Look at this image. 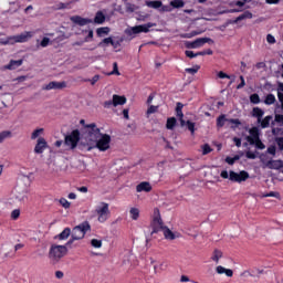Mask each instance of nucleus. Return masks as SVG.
<instances>
[{
  "label": "nucleus",
  "instance_id": "obj_1",
  "mask_svg": "<svg viewBox=\"0 0 283 283\" xmlns=\"http://www.w3.org/2000/svg\"><path fill=\"white\" fill-rule=\"evenodd\" d=\"M86 137L81 139L78 144L80 149H98L99 151H107L112 145V136L108 134H101V129L96 127V124H90L85 126Z\"/></svg>",
  "mask_w": 283,
  "mask_h": 283
},
{
  "label": "nucleus",
  "instance_id": "obj_2",
  "mask_svg": "<svg viewBox=\"0 0 283 283\" xmlns=\"http://www.w3.org/2000/svg\"><path fill=\"white\" fill-rule=\"evenodd\" d=\"M91 227L88 222H83L80 226L73 228L71 232L72 239L67 241L66 245L74 244L75 240H83L87 231H90Z\"/></svg>",
  "mask_w": 283,
  "mask_h": 283
},
{
  "label": "nucleus",
  "instance_id": "obj_3",
  "mask_svg": "<svg viewBox=\"0 0 283 283\" xmlns=\"http://www.w3.org/2000/svg\"><path fill=\"white\" fill-rule=\"evenodd\" d=\"M78 143H81V132L78 129L72 130L64 138V145L70 151H74L78 147Z\"/></svg>",
  "mask_w": 283,
  "mask_h": 283
},
{
  "label": "nucleus",
  "instance_id": "obj_4",
  "mask_svg": "<svg viewBox=\"0 0 283 283\" xmlns=\"http://www.w3.org/2000/svg\"><path fill=\"white\" fill-rule=\"evenodd\" d=\"M109 211V203L107 202H101L96 208H95V214L97 217V222L101 224H104V222L109 220L111 216Z\"/></svg>",
  "mask_w": 283,
  "mask_h": 283
},
{
  "label": "nucleus",
  "instance_id": "obj_5",
  "mask_svg": "<svg viewBox=\"0 0 283 283\" xmlns=\"http://www.w3.org/2000/svg\"><path fill=\"white\" fill-rule=\"evenodd\" d=\"M64 255H67V247L66 245H56L53 244L49 252V258L51 260H55V262H59L61 258H64Z\"/></svg>",
  "mask_w": 283,
  "mask_h": 283
},
{
  "label": "nucleus",
  "instance_id": "obj_6",
  "mask_svg": "<svg viewBox=\"0 0 283 283\" xmlns=\"http://www.w3.org/2000/svg\"><path fill=\"white\" fill-rule=\"evenodd\" d=\"M229 180H231V182H247V180H249V174L247 170H241L240 172L231 170L229 172Z\"/></svg>",
  "mask_w": 283,
  "mask_h": 283
},
{
  "label": "nucleus",
  "instance_id": "obj_7",
  "mask_svg": "<svg viewBox=\"0 0 283 283\" xmlns=\"http://www.w3.org/2000/svg\"><path fill=\"white\" fill-rule=\"evenodd\" d=\"M149 28H156V23L148 22L146 24L136 25L126 30V34H140V32H149Z\"/></svg>",
  "mask_w": 283,
  "mask_h": 283
},
{
  "label": "nucleus",
  "instance_id": "obj_8",
  "mask_svg": "<svg viewBox=\"0 0 283 283\" xmlns=\"http://www.w3.org/2000/svg\"><path fill=\"white\" fill-rule=\"evenodd\" d=\"M160 229H165L163 227V219L160 218V210L158 208H155L151 235H154V233H158Z\"/></svg>",
  "mask_w": 283,
  "mask_h": 283
},
{
  "label": "nucleus",
  "instance_id": "obj_9",
  "mask_svg": "<svg viewBox=\"0 0 283 283\" xmlns=\"http://www.w3.org/2000/svg\"><path fill=\"white\" fill-rule=\"evenodd\" d=\"M12 36H13V44L14 43H28V40L32 39L34 36V32L24 31L18 35H12Z\"/></svg>",
  "mask_w": 283,
  "mask_h": 283
},
{
  "label": "nucleus",
  "instance_id": "obj_10",
  "mask_svg": "<svg viewBox=\"0 0 283 283\" xmlns=\"http://www.w3.org/2000/svg\"><path fill=\"white\" fill-rule=\"evenodd\" d=\"M67 87L66 82H50L49 84L44 85L42 90H45L46 92H50V90H65Z\"/></svg>",
  "mask_w": 283,
  "mask_h": 283
},
{
  "label": "nucleus",
  "instance_id": "obj_11",
  "mask_svg": "<svg viewBox=\"0 0 283 283\" xmlns=\"http://www.w3.org/2000/svg\"><path fill=\"white\" fill-rule=\"evenodd\" d=\"M48 149V140L43 137H39L34 147L35 154H43Z\"/></svg>",
  "mask_w": 283,
  "mask_h": 283
},
{
  "label": "nucleus",
  "instance_id": "obj_12",
  "mask_svg": "<svg viewBox=\"0 0 283 283\" xmlns=\"http://www.w3.org/2000/svg\"><path fill=\"white\" fill-rule=\"evenodd\" d=\"M205 43H213V40H211L210 38H199L197 40H195L193 42H191V50H196L198 48H202V45H205Z\"/></svg>",
  "mask_w": 283,
  "mask_h": 283
},
{
  "label": "nucleus",
  "instance_id": "obj_13",
  "mask_svg": "<svg viewBox=\"0 0 283 283\" xmlns=\"http://www.w3.org/2000/svg\"><path fill=\"white\" fill-rule=\"evenodd\" d=\"M182 107H185L182 103H177L176 114H177V117H179V123L181 127H185V125H187V120H185V114H182Z\"/></svg>",
  "mask_w": 283,
  "mask_h": 283
},
{
  "label": "nucleus",
  "instance_id": "obj_14",
  "mask_svg": "<svg viewBox=\"0 0 283 283\" xmlns=\"http://www.w3.org/2000/svg\"><path fill=\"white\" fill-rule=\"evenodd\" d=\"M71 21L76 23V25H88V23H93L92 19L81 18L80 15L72 17Z\"/></svg>",
  "mask_w": 283,
  "mask_h": 283
},
{
  "label": "nucleus",
  "instance_id": "obj_15",
  "mask_svg": "<svg viewBox=\"0 0 283 283\" xmlns=\"http://www.w3.org/2000/svg\"><path fill=\"white\" fill-rule=\"evenodd\" d=\"M216 273L218 275H226L227 277H233V270L227 269V268H224L222 265H218L216 268Z\"/></svg>",
  "mask_w": 283,
  "mask_h": 283
},
{
  "label": "nucleus",
  "instance_id": "obj_16",
  "mask_svg": "<svg viewBox=\"0 0 283 283\" xmlns=\"http://www.w3.org/2000/svg\"><path fill=\"white\" fill-rule=\"evenodd\" d=\"M224 253L220 249H214L212 251L210 260L214 262L216 264H220V260H222Z\"/></svg>",
  "mask_w": 283,
  "mask_h": 283
},
{
  "label": "nucleus",
  "instance_id": "obj_17",
  "mask_svg": "<svg viewBox=\"0 0 283 283\" xmlns=\"http://www.w3.org/2000/svg\"><path fill=\"white\" fill-rule=\"evenodd\" d=\"M127 103V97L120 95H113V107H118V105H125Z\"/></svg>",
  "mask_w": 283,
  "mask_h": 283
},
{
  "label": "nucleus",
  "instance_id": "obj_18",
  "mask_svg": "<svg viewBox=\"0 0 283 283\" xmlns=\"http://www.w3.org/2000/svg\"><path fill=\"white\" fill-rule=\"evenodd\" d=\"M164 237L166 240H176V238H180V233L172 232L169 228H164Z\"/></svg>",
  "mask_w": 283,
  "mask_h": 283
},
{
  "label": "nucleus",
  "instance_id": "obj_19",
  "mask_svg": "<svg viewBox=\"0 0 283 283\" xmlns=\"http://www.w3.org/2000/svg\"><path fill=\"white\" fill-rule=\"evenodd\" d=\"M265 167H268V169H282L283 163L282 160H270L265 164Z\"/></svg>",
  "mask_w": 283,
  "mask_h": 283
},
{
  "label": "nucleus",
  "instance_id": "obj_20",
  "mask_svg": "<svg viewBox=\"0 0 283 283\" xmlns=\"http://www.w3.org/2000/svg\"><path fill=\"white\" fill-rule=\"evenodd\" d=\"M23 65V60H11L8 65L4 66V70H17Z\"/></svg>",
  "mask_w": 283,
  "mask_h": 283
},
{
  "label": "nucleus",
  "instance_id": "obj_21",
  "mask_svg": "<svg viewBox=\"0 0 283 283\" xmlns=\"http://www.w3.org/2000/svg\"><path fill=\"white\" fill-rule=\"evenodd\" d=\"M136 191L138 193H140V191L149 192V191H151V185L147 181L140 182L139 185H137Z\"/></svg>",
  "mask_w": 283,
  "mask_h": 283
},
{
  "label": "nucleus",
  "instance_id": "obj_22",
  "mask_svg": "<svg viewBox=\"0 0 283 283\" xmlns=\"http://www.w3.org/2000/svg\"><path fill=\"white\" fill-rule=\"evenodd\" d=\"M252 116L256 118L258 123H262V116H264V111L260 107H254L252 109Z\"/></svg>",
  "mask_w": 283,
  "mask_h": 283
},
{
  "label": "nucleus",
  "instance_id": "obj_23",
  "mask_svg": "<svg viewBox=\"0 0 283 283\" xmlns=\"http://www.w3.org/2000/svg\"><path fill=\"white\" fill-rule=\"evenodd\" d=\"M272 120H273V116L268 115L263 119L261 118V122H258V123L261 124L262 129H266V127H270Z\"/></svg>",
  "mask_w": 283,
  "mask_h": 283
},
{
  "label": "nucleus",
  "instance_id": "obj_24",
  "mask_svg": "<svg viewBox=\"0 0 283 283\" xmlns=\"http://www.w3.org/2000/svg\"><path fill=\"white\" fill-rule=\"evenodd\" d=\"M244 19H253V13H251V11H245L241 15L237 17L233 23H238L239 21H244Z\"/></svg>",
  "mask_w": 283,
  "mask_h": 283
},
{
  "label": "nucleus",
  "instance_id": "obj_25",
  "mask_svg": "<svg viewBox=\"0 0 283 283\" xmlns=\"http://www.w3.org/2000/svg\"><path fill=\"white\" fill-rule=\"evenodd\" d=\"M150 264L153 265L155 275L158 271H163L164 263H158V261L150 259Z\"/></svg>",
  "mask_w": 283,
  "mask_h": 283
},
{
  "label": "nucleus",
  "instance_id": "obj_26",
  "mask_svg": "<svg viewBox=\"0 0 283 283\" xmlns=\"http://www.w3.org/2000/svg\"><path fill=\"white\" fill-rule=\"evenodd\" d=\"M146 6L148 8H154L155 10H157V8H163V1L160 0H154V1H146Z\"/></svg>",
  "mask_w": 283,
  "mask_h": 283
},
{
  "label": "nucleus",
  "instance_id": "obj_27",
  "mask_svg": "<svg viewBox=\"0 0 283 283\" xmlns=\"http://www.w3.org/2000/svg\"><path fill=\"white\" fill-rule=\"evenodd\" d=\"M129 216H130L132 220H138V218H140V209L134 208V207L130 208Z\"/></svg>",
  "mask_w": 283,
  "mask_h": 283
},
{
  "label": "nucleus",
  "instance_id": "obj_28",
  "mask_svg": "<svg viewBox=\"0 0 283 283\" xmlns=\"http://www.w3.org/2000/svg\"><path fill=\"white\" fill-rule=\"evenodd\" d=\"M72 235V230L70 228H65L59 235V240H67Z\"/></svg>",
  "mask_w": 283,
  "mask_h": 283
},
{
  "label": "nucleus",
  "instance_id": "obj_29",
  "mask_svg": "<svg viewBox=\"0 0 283 283\" xmlns=\"http://www.w3.org/2000/svg\"><path fill=\"white\" fill-rule=\"evenodd\" d=\"M15 198L19 202H25V200H28V190L18 191Z\"/></svg>",
  "mask_w": 283,
  "mask_h": 283
},
{
  "label": "nucleus",
  "instance_id": "obj_30",
  "mask_svg": "<svg viewBox=\"0 0 283 283\" xmlns=\"http://www.w3.org/2000/svg\"><path fill=\"white\" fill-rule=\"evenodd\" d=\"M94 23H97L98 25L105 23V14H103V12L98 11L94 18Z\"/></svg>",
  "mask_w": 283,
  "mask_h": 283
},
{
  "label": "nucleus",
  "instance_id": "obj_31",
  "mask_svg": "<svg viewBox=\"0 0 283 283\" xmlns=\"http://www.w3.org/2000/svg\"><path fill=\"white\" fill-rule=\"evenodd\" d=\"M198 34H202V31H191L190 33H181L180 39H193V36H198Z\"/></svg>",
  "mask_w": 283,
  "mask_h": 283
},
{
  "label": "nucleus",
  "instance_id": "obj_32",
  "mask_svg": "<svg viewBox=\"0 0 283 283\" xmlns=\"http://www.w3.org/2000/svg\"><path fill=\"white\" fill-rule=\"evenodd\" d=\"M250 137H252L254 140H258L260 138V129L258 127H252L249 129Z\"/></svg>",
  "mask_w": 283,
  "mask_h": 283
},
{
  "label": "nucleus",
  "instance_id": "obj_33",
  "mask_svg": "<svg viewBox=\"0 0 283 283\" xmlns=\"http://www.w3.org/2000/svg\"><path fill=\"white\" fill-rule=\"evenodd\" d=\"M45 132L43 128H36L35 130L32 132L31 134V140H36L39 136H42V134Z\"/></svg>",
  "mask_w": 283,
  "mask_h": 283
},
{
  "label": "nucleus",
  "instance_id": "obj_34",
  "mask_svg": "<svg viewBox=\"0 0 283 283\" xmlns=\"http://www.w3.org/2000/svg\"><path fill=\"white\" fill-rule=\"evenodd\" d=\"M226 123H229V119L227 118V116L221 115L217 119V127H224Z\"/></svg>",
  "mask_w": 283,
  "mask_h": 283
},
{
  "label": "nucleus",
  "instance_id": "obj_35",
  "mask_svg": "<svg viewBox=\"0 0 283 283\" xmlns=\"http://www.w3.org/2000/svg\"><path fill=\"white\" fill-rule=\"evenodd\" d=\"M0 45H14L13 36H9L6 39H0Z\"/></svg>",
  "mask_w": 283,
  "mask_h": 283
},
{
  "label": "nucleus",
  "instance_id": "obj_36",
  "mask_svg": "<svg viewBox=\"0 0 283 283\" xmlns=\"http://www.w3.org/2000/svg\"><path fill=\"white\" fill-rule=\"evenodd\" d=\"M272 134L274 138H281L283 140V129L282 128H272Z\"/></svg>",
  "mask_w": 283,
  "mask_h": 283
},
{
  "label": "nucleus",
  "instance_id": "obj_37",
  "mask_svg": "<svg viewBox=\"0 0 283 283\" xmlns=\"http://www.w3.org/2000/svg\"><path fill=\"white\" fill-rule=\"evenodd\" d=\"M120 76V71H118V63L114 62L113 63V71L107 74V76Z\"/></svg>",
  "mask_w": 283,
  "mask_h": 283
},
{
  "label": "nucleus",
  "instance_id": "obj_38",
  "mask_svg": "<svg viewBox=\"0 0 283 283\" xmlns=\"http://www.w3.org/2000/svg\"><path fill=\"white\" fill-rule=\"evenodd\" d=\"M176 127V117H169L166 123L167 129H174Z\"/></svg>",
  "mask_w": 283,
  "mask_h": 283
},
{
  "label": "nucleus",
  "instance_id": "obj_39",
  "mask_svg": "<svg viewBox=\"0 0 283 283\" xmlns=\"http://www.w3.org/2000/svg\"><path fill=\"white\" fill-rule=\"evenodd\" d=\"M97 36H104V34H109L108 27H102L96 30Z\"/></svg>",
  "mask_w": 283,
  "mask_h": 283
},
{
  "label": "nucleus",
  "instance_id": "obj_40",
  "mask_svg": "<svg viewBox=\"0 0 283 283\" xmlns=\"http://www.w3.org/2000/svg\"><path fill=\"white\" fill-rule=\"evenodd\" d=\"M6 138H12V132L3 130L0 133V143H3Z\"/></svg>",
  "mask_w": 283,
  "mask_h": 283
},
{
  "label": "nucleus",
  "instance_id": "obj_41",
  "mask_svg": "<svg viewBox=\"0 0 283 283\" xmlns=\"http://www.w3.org/2000/svg\"><path fill=\"white\" fill-rule=\"evenodd\" d=\"M186 126L191 134H196V123H193L191 120H186L185 127Z\"/></svg>",
  "mask_w": 283,
  "mask_h": 283
},
{
  "label": "nucleus",
  "instance_id": "obj_42",
  "mask_svg": "<svg viewBox=\"0 0 283 283\" xmlns=\"http://www.w3.org/2000/svg\"><path fill=\"white\" fill-rule=\"evenodd\" d=\"M274 103H275V95L268 94L265 99H264V104L265 105H273Z\"/></svg>",
  "mask_w": 283,
  "mask_h": 283
},
{
  "label": "nucleus",
  "instance_id": "obj_43",
  "mask_svg": "<svg viewBox=\"0 0 283 283\" xmlns=\"http://www.w3.org/2000/svg\"><path fill=\"white\" fill-rule=\"evenodd\" d=\"M170 6L172 8H185V1L184 0H172V1H170Z\"/></svg>",
  "mask_w": 283,
  "mask_h": 283
},
{
  "label": "nucleus",
  "instance_id": "obj_44",
  "mask_svg": "<svg viewBox=\"0 0 283 283\" xmlns=\"http://www.w3.org/2000/svg\"><path fill=\"white\" fill-rule=\"evenodd\" d=\"M250 103H253V105L260 104V95L258 93L250 95Z\"/></svg>",
  "mask_w": 283,
  "mask_h": 283
},
{
  "label": "nucleus",
  "instance_id": "obj_45",
  "mask_svg": "<svg viewBox=\"0 0 283 283\" xmlns=\"http://www.w3.org/2000/svg\"><path fill=\"white\" fill-rule=\"evenodd\" d=\"M91 244L94 247V249H101L103 247V241L98 239H92Z\"/></svg>",
  "mask_w": 283,
  "mask_h": 283
},
{
  "label": "nucleus",
  "instance_id": "obj_46",
  "mask_svg": "<svg viewBox=\"0 0 283 283\" xmlns=\"http://www.w3.org/2000/svg\"><path fill=\"white\" fill-rule=\"evenodd\" d=\"M202 149V155L207 156V154H211V151H213V149L211 148V146H209V144H205L203 146H201Z\"/></svg>",
  "mask_w": 283,
  "mask_h": 283
},
{
  "label": "nucleus",
  "instance_id": "obj_47",
  "mask_svg": "<svg viewBox=\"0 0 283 283\" xmlns=\"http://www.w3.org/2000/svg\"><path fill=\"white\" fill-rule=\"evenodd\" d=\"M60 205L63 207V209H70V207H72V203H70V201H67L65 198L60 199Z\"/></svg>",
  "mask_w": 283,
  "mask_h": 283
},
{
  "label": "nucleus",
  "instance_id": "obj_48",
  "mask_svg": "<svg viewBox=\"0 0 283 283\" xmlns=\"http://www.w3.org/2000/svg\"><path fill=\"white\" fill-rule=\"evenodd\" d=\"M254 145L256 147V149H266V146L264 145V143H262V140L260 139H254Z\"/></svg>",
  "mask_w": 283,
  "mask_h": 283
},
{
  "label": "nucleus",
  "instance_id": "obj_49",
  "mask_svg": "<svg viewBox=\"0 0 283 283\" xmlns=\"http://www.w3.org/2000/svg\"><path fill=\"white\" fill-rule=\"evenodd\" d=\"M198 70H200V65H195L193 67H190V69H186V72L188 74H198Z\"/></svg>",
  "mask_w": 283,
  "mask_h": 283
},
{
  "label": "nucleus",
  "instance_id": "obj_50",
  "mask_svg": "<svg viewBox=\"0 0 283 283\" xmlns=\"http://www.w3.org/2000/svg\"><path fill=\"white\" fill-rule=\"evenodd\" d=\"M21 216V210L15 209L11 212V219L12 220H19V217Z\"/></svg>",
  "mask_w": 283,
  "mask_h": 283
},
{
  "label": "nucleus",
  "instance_id": "obj_51",
  "mask_svg": "<svg viewBox=\"0 0 283 283\" xmlns=\"http://www.w3.org/2000/svg\"><path fill=\"white\" fill-rule=\"evenodd\" d=\"M263 198H280V192L271 191L269 193L263 195Z\"/></svg>",
  "mask_w": 283,
  "mask_h": 283
},
{
  "label": "nucleus",
  "instance_id": "obj_52",
  "mask_svg": "<svg viewBox=\"0 0 283 283\" xmlns=\"http://www.w3.org/2000/svg\"><path fill=\"white\" fill-rule=\"evenodd\" d=\"M51 40L50 38H43L42 41L40 42L41 48H48L50 45Z\"/></svg>",
  "mask_w": 283,
  "mask_h": 283
},
{
  "label": "nucleus",
  "instance_id": "obj_53",
  "mask_svg": "<svg viewBox=\"0 0 283 283\" xmlns=\"http://www.w3.org/2000/svg\"><path fill=\"white\" fill-rule=\"evenodd\" d=\"M245 157L249 158L250 160H255L258 158V156L255 155V153L248 150L245 153Z\"/></svg>",
  "mask_w": 283,
  "mask_h": 283
},
{
  "label": "nucleus",
  "instance_id": "obj_54",
  "mask_svg": "<svg viewBox=\"0 0 283 283\" xmlns=\"http://www.w3.org/2000/svg\"><path fill=\"white\" fill-rule=\"evenodd\" d=\"M156 112H158V106H155V105H150L147 109V113L146 114H156Z\"/></svg>",
  "mask_w": 283,
  "mask_h": 283
},
{
  "label": "nucleus",
  "instance_id": "obj_55",
  "mask_svg": "<svg viewBox=\"0 0 283 283\" xmlns=\"http://www.w3.org/2000/svg\"><path fill=\"white\" fill-rule=\"evenodd\" d=\"M103 105L106 109H109V107H114V99L106 101Z\"/></svg>",
  "mask_w": 283,
  "mask_h": 283
},
{
  "label": "nucleus",
  "instance_id": "obj_56",
  "mask_svg": "<svg viewBox=\"0 0 283 283\" xmlns=\"http://www.w3.org/2000/svg\"><path fill=\"white\" fill-rule=\"evenodd\" d=\"M98 81H101V75H95L92 80H88L91 85H96V83H98Z\"/></svg>",
  "mask_w": 283,
  "mask_h": 283
},
{
  "label": "nucleus",
  "instance_id": "obj_57",
  "mask_svg": "<svg viewBox=\"0 0 283 283\" xmlns=\"http://www.w3.org/2000/svg\"><path fill=\"white\" fill-rule=\"evenodd\" d=\"M186 56H188V59H196V56H199V54L193 53V51H186Z\"/></svg>",
  "mask_w": 283,
  "mask_h": 283
},
{
  "label": "nucleus",
  "instance_id": "obj_58",
  "mask_svg": "<svg viewBox=\"0 0 283 283\" xmlns=\"http://www.w3.org/2000/svg\"><path fill=\"white\" fill-rule=\"evenodd\" d=\"M91 39H94V31L90 30L88 35L84 39V43L90 42Z\"/></svg>",
  "mask_w": 283,
  "mask_h": 283
},
{
  "label": "nucleus",
  "instance_id": "obj_59",
  "mask_svg": "<svg viewBox=\"0 0 283 283\" xmlns=\"http://www.w3.org/2000/svg\"><path fill=\"white\" fill-rule=\"evenodd\" d=\"M275 143H276L280 151H283V139L282 138H276Z\"/></svg>",
  "mask_w": 283,
  "mask_h": 283
},
{
  "label": "nucleus",
  "instance_id": "obj_60",
  "mask_svg": "<svg viewBox=\"0 0 283 283\" xmlns=\"http://www.w3.org/2000/svg\"><path fill=\"white\" fill-rule=\"evenodd\" d=\"M199 56H205V55H211L213 54V51L211 49H208L207 51L198 52Z\"/></svg>",
  "mask_w": 283,
  "mask_h": 283
},
{
  "label": "nucleus",
  "instance_id": "obj_61",
  "mask_svg": "<svg viewBox=\"0 0 283 283\" xmlns=\"http://www.w3.org/2000/svg\"><path fill=\"white\" fill-rule=\"evenodd\" d=\"M277 98H279V101H280V103H281V109L283 111V93L282 92H277Z\"/></svg>",
  "mask_w": 283,
  "mask_h": 283
},
{
  "label": "nucleus",
  "instance_id": "obj_62",
  "mask_svg": "<svg viewBox=\"0 0 283 283\" xmlns=\"http://www.w3.org/2000/svg\"><path fill=\"white\" fill-rule=\"evenodd\" d=\"M275 123H282L283 125V115L276 114L274 117Z\"/></svg>",
  "mask_w": 283,
  "mask_h": 283
},
{
  "label": "nucleus",
  "instance_id": "obj_63",
  "mask_svg": "<svg viewBox=\"0 0 283 283\" xmlns=\"http://www.w3.org/2000/svg\"><path fill=\"white\" fill-rule=\"evenodd\" d=\"M266 41L268 43H275V36H273L272 34H268Z\"/></svg>",
  "mask_w": 283,
  "mask_h": 283
},
{
  "label": "nucleus",
  "instance_id": "obj_64",
  "mask_svg": "<svg viewBox=\"0 0 283 283\" xmlns=\"http://www.w3.org/2000/svg\"><path fill=\"white\" fill-rule=\"evenodd\" d=\"M218 76H219V78H231V76H229L227 73H224L222 71L218 73Z\"/></svg>",
  "mask_w": 283,
  "mask_h": 283
}]
</instances>
